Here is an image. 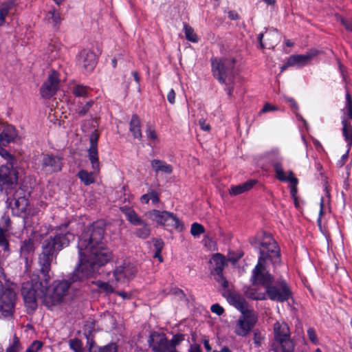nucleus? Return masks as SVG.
<instances>
[{"label":"nucleus","mask_w":352,"mask_h":352,"mask_svg":"<svg viewBox=\"0 0 352 352\" xmlns=\"http://www.w3.org/2000/svg\"><path fill=\"white\" fill-rule=\"evenodd\" d=\"M104 234V226L100 222L87 226L82 233L78 244L79 264L69 280H55L50 286L61 302L68 294L72 283L93 276L100 266L111 259L112 253L102 241Z\"/></svg>","instance_id":"f257e3e1"},{"label":"nucleus","mask_w":352,"mask_h":352,"mask_svg":"<svg viewBox=\"0 0 352 352\" xmlns=\"http://www.w3.org/2000/svg\"><path fill=\"white\" fill-rule=\"evenodd\" d=\"M74 236L70 232L63 233L57 229L54 236L51 235L43 241L42 252L38 257L40 273L44 283L40 277H34L30 282L23 284L21 294L28 309L34 311L37 307L36 300L41 299V302L49 309L60 305L59 297L54 292L50 287H47L51 278V263L54 257L63 248L67 247Z\"/></svg>","instance_id":"f03ea898"},{"label":"nucleus","mask_w":352,"mask_h":352,"mask_svg":"<svg viewBox=\"0 0 352 352\" xmlns=\"http://www.w3.org/2000/svg\"><path fill=\"white\" fill-rule=\"evenodd\" d=\"M17 181L18 173L14 168V162H8L0 167V194H11L17 184Z\"/></svg>","instance_id":"7ed1b4c3"},{"label":"nucleus","mask_w":352,"mask_h":352,"mask_svg":"<svg viewBox=\"0 0 352 352\" xmlns=\"http://www.w3.org/2000/svg\"><path fill=\"white\" fill-rule=\"evenodd\" d=\"M234 63V58L212 60V67L214 77L222 83L232 82Z\"/></svg>","instance_id":"20e7f679"},{"label":"nucleus","mask_w":352,"mask_h":352,"mask_svg":"<svg viewBox=\"0 0 352 352\" xmlns=\"http://www.w3.org/2000/svg\"><path fill=\"white\" fill-rule=\"evenodd\" d=\"M260 256L266 261H271L274 266L280 263V250L275 240L270 235H265L259 248Z\"/></svg>","instance_id":"39448f33"},{"label":"nucleus","mask_w":352,"mask_h":352,"mask_svg":"<svg viewBox=\"0 0 352 352\" xmlns=\"http://www.w3.org/2000/svg\"><path fill=\"white\" fill-rule=\"evenodd\" d=\"M63 157L59 155L42 153L37 163V168L45 175H51L62 170Z\"/></svg>","instance_id":"423d86ee"},{"label":"nucleus","mask_w":352,"mask_h":352,"mask_svg":"<svg viewBox=\"0 0 352 352\" xmlns=\"http://www.w3.org/2000/svg\"><path fill=\"white\" fill-rule=\"evenodd\" d=\"M265 289L266 294L272 300L284 302L287 300L292 295L289 287L282 278H278L274 283V281L270 283Z\"/></svg>","instance_id":"0eeeda50"},{"label":"nucleus","mask_w":352,"mask_h":352,"mask_svg":"<svg viewBox=\"0 0 352 352\" xmlns=\"http://www.w3.org/2000/svg\"><path fill=\"white\" fill-rule=\"evenodd\" d=\"M275 340L279 343L283 352H292L294 344L290 338V331L287 324L285 322H276L274 324Z\"/></svg>","instance_id":"6e6552de"},{"label":"nucleus","mask_w":352,"mask_h":352,"mask_svg":"<svg viewBox=\"0 0 352 352\" xmlns=\"http://www.w3.org/2000/svg\"><path fill=\"white\" fill-rule=\"evenodd\" d=\"M147 216L151 220L155 221L158 225L172 227L176 229L183 228V226L179 219L172 212L153 210L147 213Z\"/></svg>","instance_id":"1a4fd4ad"},{"label":"nucleus","mask_w":352,"mask_h":352,"mask_svg":"<svg viewBox=\"0 0 352 352\" xmlns=\"http://www.w3.org/2000/svg\"><path fill=\"white\" fill-rule=\"evenodd\" d=\"M258 316L254 310L246 311L236 321L234 333L239 336H246L257 322Z\"/></svg>","instance_id":"9d476101"},{"label":"nucleus","mask_w":352,"mask_h":352,"mask_svg":"<svg viewBox=\"0 0 352 352\" xmlns=\"http://www.w3.org/2000/svg\"><path fill=\"white\" fill-rule=\"evenodd\" d=\"M267 261L258 258V263L252 272L250 278L253 285H261L265 287L274 281V276L267 270Z\"/></svg>","instance_id":"9b49d317"},{"label":"nucleus","mask_w":352,"mask_h":352,"mask_svg":"<svg viewBox=\"0 0 352 352\" xmlns=\"http://www.w3.org/2000/svg\"><path fill=\"white\" fill-rule=\"evenodd\" d=\"M0 317H10L12 315L16 299V294L10 289L3 291L2 281H0Z\"/></svg>","instance_id":"f8f14e48"},{"label":"nucleus","mask_w":352,"mask_h":352,"mask_svg":"<svg viewBox=\"0 0 352 352\" xmlns=\"http://www.w3.org/2000/svg\"><path fill=\"white\" fill-rule=\"evenodd\" d=\"M6 202L12 206L13 210H16L19 214L26 213L29 207L26 194L21 188L14 191L12 197H8Z\"/></svg>","instance_id":"ddd939ff"},{"label":"nucleus","mask_w":352,"mask_h":352,"mask_svg":"<svg viewBox=\"0 0 352 352\" xmlns=\"http://www.w3.org/2000/svg\"><path fill=\"white\" fill-rule=\"evenodd\" d=\"M99 133L95 129L89 136L90 146L87 150L88 158L91 164V169L95 173H99L100 169V162L98 159V142L99 140Z\"/></svg>","instance_id":"4468645a"},{"label":"nucleus","mask_w":352,"mask_h":352,"mask_svg":"<svg viewBox=\"0 0 352 352\" xmlns=\"http://www.w3.org/2000/svg\"><path fill=\"white\" fill-rule=\"evenodd\" d=\"M136 272L137 269L135 266L130 262L125 261L116 266L113 271V276L116 281L124 283L133 278Z\"/></svg>","instance_id":"2eb2a0df"},{"label":"nucleus","mask_w":352,"mask_h":352,"mask_svg":"<svg viewBox=\"0 0 352 352\" xmlns=\"http://www.w3.org/2000/svg\"><path fill=\"white\" fill-rule=\"evenodd\" d=\"M272 166L276 173V177L278 180L281 182H289L292 184V187L291 188L290 192L293 197H295L297 192L296 186L298 182V179L294 177L293 172L292 170L288 171V175H287L280 161L274 162Z\"/></svg>","instance_id":"dca6fc26"},{"label":"nucleus","mask_w":352,"mask_h":352,"mask_svg":"<svg viewBox=\"0 0 352 352\" xmlns=\"http://www.w3.org/2000/svg\"><path fill=\"white\" fill-rule=\"evenodd\" d=\"M59 80L58 74L55 71H52L49 75L47 80L43 83L41 88V94L44 98H50L55 94Z\"/></svg>","instance_id":"f3484780"},{"label":"nucleus","mask_w":352,"mask_h":352,"mask_svg":"<svg viewBox=\"0 0 352 352\" xmlns=\"http://www.w3.org/2000/svg\"><path fill=\"white\" fill-rule=\"evenodd\" d=\"M148 342L149 346L155 352H166L170 346L165 336L157 332L151 334Z\"/></svg>","instance_id":"a211bd4d"},{"label":"nucleus","mask_w":352,"mask_h":352,"mask_svg":"<svg viewBox=\"0 0 352 352\" xmlns=\"http://www.w3.org/2000/svg\"><path fill=\"white\" fill-rule=\"evenodd\" d=\"M78 63L86 71L91 72L96 65V56L90 50H83L78 56Z\"/></svg>","instance_id":"6ab92c4d"},{"label":"nucleus","mask_w":352,"mask_h":352,"mask_svg":"<svg viewBox=\"0 0 352 352\" xmlns=\"http://www.w3.org/2000/svg\"><path fill=\"white\" fill-rule=\"evenodd\" d=\"M226 298L229 303L234 306L241 312V314L245 312L246 311L252 310L248 308V303L244 298L238 294L229 292Z\"/></svg>","instance_id":"aec40b11"},{"label":"nucleus","mask_w":352,"mask_h":352,"mask_svg":"<svg viewBox=\"0 0 352 352\" xmlns=\"http://www.w3.org/2000/svg\"><path fill=\"white\" fill-rule=\"evenodd\" d=\"M17 133L13 126L8 125L5 126L0 134V143L3 146H6L11 142H13L16 138Z\"/></svg>","instance_id":"412c9836"},{"label":"nucleus","mask_w":352,"mask_h":352,"mask_svg":"<svg viewBox=\"0 0 352 352\" xmlns=\"http://www.w3.org/2000/svg\"><path fill=\"white\" fill-rule=\"evenodd\" d=\"M314 56L315 54L313 53L291 56L289 58V65H294L298 67L304 66L307 65Z\"/></svg>","instance_id":"4be33fe9"},{"label":"nucleus","mask_w":352,"mask_h":352,"mask_svg":"<svg viewBox=\"0 0 352 352\" xmlns=\"http://www.w3.org/2000/svg\"><path fill=\"white\" fill-rule=\"evenodd\" d=\"M151 166L156 173L162 172L166 174H170L173 172V167L170 164L160 160H151Z\"/></svg>","instance_id":"5701e85b"},{"label":"nucleus","mask_w":352,"mask_h":352,"mask_svg":"<svg viewBox=\"0 0 352 352\" xmlns=\"http://www.w3.org/2000/svg\"><path fill=\"white\" fill-rule=\"evenodd\" d=\"M129 130L134 138L140 140L142 137L141 131V122L137 115H133L130 121Z\"/></svg>","instance_id":"b1692460"},{"label":"nucleus","mask_w":352,"mask_h":352,"mask_svg":"<svg viewBox=\"0 0 352 352\" xmlns=\"http://www.w3.org/2000/svg\"><path fill=\"white\" fill-rule=\"evenodd\" d=\"M45 19L49 23H51L52 26L55 28H57L61 22L60 14L59 12L55 8L49 10L47 12Z\"/></svg>","instance_id":"393cba45"},{"label":"nucleus","mask_w":352,"mask_h":352,"mask_svg":"<svg viewBox=\"0 0 352 352\" xmlns=\"http://www.w3.org/2000/svg\"><path fill=\"white\" fill-rule=\"evenodd\" d=\"M127 220L134 226H141L146 222L134 210L126 208L122 210Z\"/></svg>","instance_id":"a878e982"},{"label":"nucleus","mask_w":352,"mask_h":352,"mask_svg":"<svg viewBox=\"0 0 352 352\" xmlns=\"http://www.w3.org/2000/svg\"><path fill=\"white\" fill-rule=\"evenodd\" d=\"M342 134L347 143V146H351L352 145V125L346 118H342Z\"/></svg>","instance_id":"bb28decb"},{"label":"nucleus","mask_w":352,"mask_h":352,"mask_svg":"<svg viewBox=\"0 0 352 352\" xmlns=\"http://www.w3.org/2000/svg\"><path fill=\"white\" fill-rule=\"evenodd\" d=\"M212 265V273H221L225 267V259L224 257L220 254H217L213 256L211 260Z\"/></svg>","instance_id":"cd10ccee"},{"label":"nucleus","mask_w":352,"mask_h":352,"mask_svg":"<svg viewBox=\"0 0 352 352\" xmlns=\"http://www.w3.org/2000/svg\"><path fill=\"white\" fill-rule=\"evenodd\" d=\"M254 181L250 180L242 184L235 186L231 188L230 193L231 195H238L243 193L252 188L254 184Z\"/></svg>","instance_id":"c85d7f7f"},{"label":"nucleus","mask_w":352,"mask_h":352,"mask_svg":"<svg viewBox=\"0 0 352 352\" xmlns=\"http://www.w3.org/2000/svg\"><path fill=\"white\" fill-rule=\"evenodd\" d=\"M98 173L94 172V170L90 173L85 170H81L78 172V176L85 185L88 186L95 182V175Z\"/></svg>","instance_id":"c756f323"},{"label":"nucleus","mask_w":352,"mask_h":352,"mask_svg":"<svg viewBox=\"0 0 352 352\" xmlns=\"http://www.w3.org/2000/svg\"><path fill=\"white\" fill-rule=\"evenodd\" d=\"M34 251V245L32 239L25 240L21 247V254L28 259V256Z\"/></svg>","instance_id":"7c9ffc66"},{"label":"nucleus","mask_w":352,"mask_h":352,"mask_svg":"<svg viewBox=\"0 0 352 352\" xmlns=\"http://www.w3.org/2000/svg\"><path fill=\"white\" fill-rule=\"evenodd\" d=\"M7 232L8 230L6 228L0 227V247L2 248L5 252L9 254L10 245L7 239Z\"/></svg>","instance_id":"2f4dec72"},{"label":"nucleus","mask_w":352,"mask_h":352,"mask_svg":"<svg viewBox=\"0 0 352 352\" xmlns=\"http://www.w3.org/2000/svg\"><path fill=\"white\" fill-rule=\"evenodd\" d=\"M140 226L142 227L135 230V236L141 239H147L151 234V228L149 226L144 222V224Z\"/></svg>","instance_id":"473e14b6"},{"label":"nucleus","mask_w":352,"mask_h":352,"mask_svg":"<svg viewBox=\"0 0 352 352\" xmlns=\"http://www.w3.org/2000/svg\"><path fill=\"white\" fill-rule=\"evenodd\" d=\"M13 7L12 2L3 3L0 6V23H3L5 17L8 14Z\"/></svg>","instance_id":"72a5a7b5"},{"label":"nucleus","mask_w":352,"mask_h":352,"mask_svg":"<svg viewBox=\"0 0 352 352\" xmlns=\"http://www.w3.org/2000/svg\"><path fill=\"white\" fill-rule=\"evenodd\" d=\"M344 111V116L343 118H346L350 122L352 120V100L349 93L346 95V107Z\"/></svg>","instance_id":"f704fd0d"},{"label":"nucleus","mask_w":352,"mask_h":352,"mask_svg":"<svg viewBox=\"0 0 352 352\" xmlns=\"http://www.w3.org/2000/svg\"><path fill=\"white\" fill-rule=\"evenodd\" d=\"M96 285L100 293L109 294L114 292L113 287L109 283L98 280L96 282Z\"/></svg>","instance_id":"c9c22d12"},{"label":"nucleus","mask_w":352,"mask_h":352,"mask_svg":"<svg viewBox=\"0 0 352 352\" xmlns=\"http://www.w3.org/2000/svg\"><path fill=\"white\" fill-rule=\"evenodd\" d=\"M21 349L18 338L14 336L12 343L6 349V352H19ZM0 352H3V349L1 346H0Z\"/></svg>","instance_id":"e433bc0d"},{"label":"nucleus","mask_w":352,"mask_h":352,"mask_svg":"<svg viewBox=\"0 0 352 352\" xmlns=\"http://www.w3.org/2000/svg\"><path fill=\"white\" fill-rule=\"evenodd\" d=\"M69 346L74 352H85L82 342L77 338L69 340Z\"/></svg>","instance_id":"4c0bfd02"},{"label":"nucleus","mask_w":352,"mask_h":352,"mask_svg":"<svg viewBox=\"0 0 352 352\" xmlns=\"http://www.w3.org/2000/svg\"><path fill=\"white\" fill-rule=\"evenodd\" d=\"M184 28L186 39L193 43L197 42V36L195 34L194 30L186 23L184 24Z\"/></svg>","instance_id":"58836bf2"},{"label":"nucleus","mask_w":352,"mask_h":352,"mask_svg":"<svg viewBox=\"0 0 352 352\" xmlns=\"http://www.w3.org/2000/svg\"><path fill=\"white\" fill-rule=\"evenodd\" d=\"M89 91V88L83 85H76L73 87V94L77 97H85Z\"/></svg>","instance_id":"ea45409f"},{"label":"nucleus","mask_w":352,"mask_h":352,"mask_svg":"<svg viewBox=\"0 0 352 352\" xmlns=\"http://www.w3.org/2000/svg\"><path fill=\"white\" fill-rule=\"evenodd\" d=\"M245 295L254 300H265V295L264 294H258L254 289L248 288L245 292Z\"/></svg>","instance_id":"a19ab883"},{"label":"nucleus","mask_w":352,"mask_h":352,"mask_svg":"<svg viewBox=\"0 0 352 352\" xmlns=\"http://www.w3.org/2000/svg\"><path fill=\"white\" fill-rule=\"evenodd\" d=\"M204 226L198 223H193L191 226L190 233L194 236L200 235L204 233Z\"/></svg>","instance_id":"79ce46f5"},{"label":"nucleus","mask_w":352,"mask_h":352,"mask_svg":"<svg viewBox=\"0 0 352 352\" xmlns=\"http://www.w3.org/2000/svg\"><path fill=\"white\" fill-rule=\"evenodd\" d=\"M93 103L94 102L90 100L86 102V104H84L83 106L79 107V109L76 111L77 115L79 117L85 116L92 107Z\"/></svg>","instance_id":"37998d69"},{"label":"nucleus","mask_w":352,"mask_h":352,"mask_svg":"<svg viewBox=\"0 0 352 352\" xmlns=\"http://www.w3.org/2000/svg\"><path fill=\"white\" fill-rule=\"evenodd\" d=\"M117 346L116 344L111 343L102 347H99L98 351H91L90 352H117Z\"/></svg>","instance_id":"c03bdc74"},{"label":"nucleus","mask_w":352,"mask_h":352,"mask_svg":"<svg viewBox=\"0 0 352 352\" xmlns=\"http://www.w3.org/2000/svg\"><path fill=\"white\" fill-rule=\"evenodd\" d=\"M214 276L215 280L224 288H227L228 287V282L226 279V278L223 275V272L221 273H212Z\"/></svg>","instance_id":"a18cd8bd"},{"label":"nucleus","mask_w":352,"mask_h":352,"mask_svg":"<svg viewBox=\"0 0 352 352\" xmlns=\"http://www.w3.org/2000/svg\"><path fill=\"white\" fill-rule=\"evenodd\" d=\"M146 134H147L148 138L151 142V144H155L156 142H157V140H158L157 135L155 131L153 128L149 127L146 130Z\"/></svg>","instance_id":"49530a36"},{"label":"nucleus","mask_w":352,"mask_h":352,"mask_svg":"<svg viewBox=\"0 0 352 352\" xmlns=\"http://www.w3.org/2000/svg\"><path fill=\"white\" fill-rule=\"evenodd\" d=\"M43 343L40 341H34L26 349L25 352H38L42 347Z\"/></svg>","instance_id":"de8ad7c7"},{"label":"nucleus","mask_w":352,"mask_h":352,"mask_svg":"<svg viewBox=\"0 0 352 352\" xmlns=\"http://www.w3.org/2000/svg\"><path fill=\"white\" fill-rule=\"evenodd\" d=\"M184 340V336L181 334H177L173 336L170 342H168L169 346H173L174 348L178 345L182 340Z\"/></svg>","instance_id":"09e8293b"},{"label":"nucleus","mask_w":352,"mask_h":352,"mask_svg":"<svg viewBox=\"0 0 352 352\" xmlns=\"http://www.w3.org/2000/svg\"><path fill=\"white\" fill-rule=\"evenodd\" d=\"M307 336L311 342L314 344L318 342V337L314 328L310 327L307 330Z\"/></svg>","instance_id":"8fccbe9b"},{"label":"nucleus","mask_w":352,"mask_h":352,"mask_svg":"<svg viewBox=\"0 0 352 352\" xmlns=\"http://www.w3.org/2000/svg\"><path fill=\"white\" fill-rule=\"evenodd\" d=\"M0 155L4 159H6L8 162H14V157L3 148L0 146Z\"/></svg>","instance_id":"3c124183"},{"label":"nucleus","mask_w":352,"mask_h":352,"mask_svg":"<svg viewBox=\"0 0 352 352\" xmlns=\"http://www.w3.org/2000/svg\"><path fill=\"white\" fill-rule=\"evenodd\" d=\"M211 311L217 315L221 316L223 314L224 309L219 304H214L211 306Z\"/></svg>","instance_id":"603ef678"},{"label":"nucleus","mask_w":352,"mask_h":352,"mask_svg":"<svg viewBox=\"0 0 352 352\" xmlns=\"http://www.w3.org/2000/svg\"><path fill=\"white\" fill-rule=\"evenodd\" d=\"M153 245L155 248V250L158 252H162V250L164 246V242L161 239H153Z\"/></svg>","instance_id":"864d4df0"},{"label":"nucleus","mask_w":352,"mask_h":352,"mask_svg":"<svg viewBox=\"0 0 352 352\" xmlns=\"http://www.w3.org/2000/svg\"><path fill=\"white\" fill-rule=\"evenodd\" d=\"M263 337L259 332H254V342L256 346H261Z\"/></svg>","instance_id":"5fc2aeb1"},{"label":"nucleus","mask_w":352,"mask_h":352,"mask_svg":"<svg viewBox=\"0 0 352 352\" xmlns=\"http://www.w3.org/2000/svg\"><path fill=\"white\" fill-rule=\"evenodd\" d=\"M149 197L153 204H157L160 201L159 195L154 190H151L149 192Z\"/></svg>","instance_id":"6e6d98bb"},{"label":"nucleus","mask_w":352,"mask_h":352,"mask_svg":"<svg viewBox=\"0 0 352 352\" xmlns=\"http://www.w3.org/2000/svg\"><path fill=\"white\" fill-rule=\"evenodd\" d=\"M338 20L340 21V23L345 27V28L352 32V23L346 21L342 17L338 16Z\"/></svg>","instance_id":"4d7b16f0"},{"label":"nucleus","mask_w":352,"mask_h":352,"mask_svg":"<svg viewBox=\"0 0 352 352\" xmlns=\"http://www.w3.org/2000/svg\"><path fill=\"white\" fill-rule=\"evenodd\" d=\"M199 125L201 129L204 131H209L210 130V124L206 123V121L204 119H200L199 120Z\"/></svg>","instance_id":"13d9d810"},{"label":"nucleus","mask_w":352,"mask_h":352,"mask_svg":"<svg viewBox=\"0 0 352 352\" xmlns=\"http://www.w3.org/2000/svg\"><path fill=\"white\" fill-rule=\"evenodd\" d=\"M167 100L170 104L175 102V92L171 89L167 95Z\"/></svg>","instance_id":"bf43d9fd"},{"label":"nucleus","mask_w":352,"mask_h":352,"mask_svg":"<svg viewBox=\"0 0 352 352\" xmlns=\"http://www.w3.org/2000/svg\"><path fill=\"white\" fill-rule=\"evenodd\" d=\"M140 200H141V202L143 204H148L150 200L149 192L147 194L143 195L141 197Z\"/></svg>","instance_id":"052dcab7"},{"label":"nucleus","mask_w":352,"mask_h":352,"mask_svg":"<svg viewBox=\"0 0 352 352\" xmlns=\"http://www.w3.org/2000/svg\"><path fill=\"white\" fill-rule=\"evenodd\" d=\"M275 109H276V108L274 106H272L270 104H266L264 106L263 109H262V112H267V111H273Z\"/></svg>","instance_id":"680f3d73"},{"label":"nucleus","mask_w":352,"mask_h":352,"mask_svg":"<svg viewBox=\"0 0 352 352\" xmlns=\"http://www.w3.org/2000/svg\"><path fill=\"white\" fill-rule=\"evenodd\" d=\"M228 16L232 20H236L239 18L238 14L234 11H230L228 12Z\"/></svg>","instance_id":"e2e57ef3"},{"label":"nucleus","mask_w":352,"mask_h":352,"mask_svg":"<svg viewBox=\"0 0 352 352\" xmlns=\"http://www.w3.org/2000/svg\"><path fill=\"white\" fill-rule=\"evenodd\" d=\"M117 294L121 296L123 299H127L130 297V294L124 292H118Z\"/></svg>","instance_id":"0e129e2a"},{"label":"nucleus","mask_w":352,"mask_h":352,"mask_svg":"<svg viewBox=\"0 0 352 352\" xmlns=\"http://www.w3.org/2000/svg\"><path fill=\"white\" fill-rule=\"evenodd\" d=\"M287 100L289 102L292 108L297 109V104L293 98H287Z\"/></svg>","instance_id":"69168bd1"},{"label":"nucleus","mask_w":352,"mask_h":352,"mask_svg":"<svg viewBox=\"0 0 352 352\" xmlns=\"http://www.w3.org/2000/svg\"><path fill=\"white\" fill-rule=\"evenodd\" d=\"M189 352H201V349L198 345H194L190 347Z\"/></svg>","instance_id":"338daca9"},{"label":"nucleus","mask_w":352,"mask_h":352,"mask_svg":"<svg viewBox=\"0 0 352 352\" xmlns=\"http://www.w3.org/2000/svg\"><path fill=\"white\" fill-rule=\"evenodd\" d=\"M347 158H348V152L346 154L342 155V159L340 162V165L343 166L344 164V163L346 162Z\"/></svg>","instance_id":"774afa93"}]
</instances>
